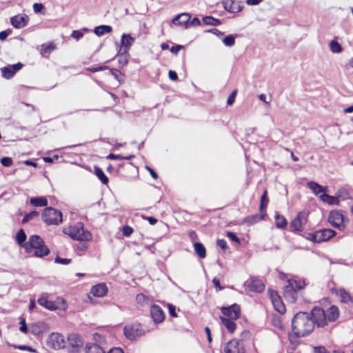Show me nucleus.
<instances>
[{"mask_svg":"<svg viewBox=\"0 0 353 353\" xmlns=\"http://www.w3.org/2000/svg\"><path fill=\"white\" fill-rule=\"evenodd\" d=\"M25 231L20 229L15 236L16 243L25 250V252L34 256L41 258L50 253V249L45 245L42 238L37 234L30 236L28 241Z\"/></svg>","mask_w":353,"mask_h":353,"instance_id":"nucleus-1","label":"nucleus"},{"mask_svg":"<svg viewBox=\"0 0 353 353\" xmlns=\"http://www.w3.org/2000/svg\"><path fill=\"white\" fill-rule=\"evenodd\" d=\"M314 322L309 312H299L292 320V330L296 337H304L314 330Z\"/></svg>","mask_w":353,"mask_h":353,"instance_id":"nucleus-2","label":"nucleus"},{"mask_svg":"<svg viewBox=\"0 0 353 353\" xmlns=\"http://www.w3.org/2000/svg\"><path fill=\"white\" fill-rule=\"evenodd\" d=\"M314 326L324 327L329 322H334L339 317V311L336 306L332 305L327 310L321 307H314L311 312Z\"/></svg>","mask_w":353,"mask_h":353,"instance_id":"nucleus-3","label":"nucleus"},{"mask_svg":"<svg viewBox=\"0 0 353 353\" xmlns=\"http://www.w3.org/2000/svg\"><path fill=\"white\" fill-rule=\"evenodd\" d=\"M65 234L74 240L79 241H88L92 239V234L85 230L83 223L78 222L64 230Z\"/></svg>","mask_w":353,"mask_h":353,"instance_id":"nucleus-4","label":"nucleus"},{"mask_svg":"<svg viewBox=\"0 0 353 353\" xmlns=\"http://www.w3.org/2000/svg\"><path fill=\"white\" fill-rule=\"evenodd\" d=\"M42 220L46 225H59L62 222L61 211L52 208H46L41 214Z\"/></svg>","mask_w":353,"mask_h":353,"instance_id":"nucleus-5","label":"nucleus"},{"mask_svg":"<svg viewBox=\"0 0 353 353\" xmlns=\"http://www.w3.org/2000/svg\"><path fill=\"white\" fill-rule=\"evenodd\" d=\"M308 213L305 211L299 212L296 216L291 221V231L294 233H299L303 231V226L307 221Z\"/></svg>","mask_w":353,"mask_h":353,"instance_id":"nucleus-6","label":"nucleus"},{"mask_svg":"<svg viewBox=\"0 0 353 353\" xmlns=\"http://www.w3.org/2000/svg\"><path fill=\"white\" fill-rule=\"evenodd\" d=\"M68 352L70 353H79L83 345L81 337L76 334H70L68 336Z\"/></svg>","mask_w":353,"mask_h":353,"instance_id":"nucleus-7","label":"nucleus"},{"mask_svg":"<svg viewBox=\"0 0 353 353\" xmlns=\"http://www.w3.org/2000/svg\"><path fill=\"white\" fill-rule=\"evenodd\" d=\"M328 221L332 226L339 230H343L345 228L344 216L339 211L330 212L328 216Z\"/></svg>","mask_w":353,"mask_h":353,"instance_id":"nucleus-8","label":"nucleus"},{"mask_svg":"<svg viewBox=\"0 0 353 353\" xmlns=\"http://www.w3.org/2000/svg\"><path fill=\"white\" fill-rule=\"evenodd\" d=\"M48 345L55 350H60L65 347V337L59 333H52L48 339Z\"/></svg>","mask_w":353,"mask_h":353,"instance_id":"nucleus-9","label":"nucleus"},{"mask_svg":"<svg viewBox=\"0 0 353 353\" xmlns=\"http://www.w3.org/2000/svg\"><path fill=\"white\" fill-rule=\"evenodd\" d=\"M123 331L125 336L130 340H134L144 333L141 324L138 323L125 326Z\"/></svg>","mask_w":353,"mask_h":353,"instance_id":"nucleus-10","label":"nucleus"},{"mask_svg":"<svg viewBox=\"0 0 353 353\" xmlns=\"http://www.w3.org/2000/svg\"><path fill=\"white\" fill-rule=\"evenodd\" d=\"M221 311L224 316L233 320L239 319L241 314L240 306L236 303H234L228 307L223 306L221 308Z\"/></svg>","mask_w":353,"mask_h":353,"instance_id":"nucleus-11","label":"nucleus"},{"mask_svg":"<svg viewBox=\"0 0 353 353\" xmlns=\"http://www.w3.org/2000/svg\"><path fill=\"white\" fill-rule=\"evenodd\" d=\"M336 232L332 229H321L316 231L315 243H322L328 241L336 235Z\"/></svg>","mask_w":353,"mask_h":353,"instance_id":"nucleus-12","label":"nucleus"},{"mask_svg":"<svg viewBox=\"0 0 353 353\" xmlns=\"http://www.w3.org/2000/svg\"><path fill=\"white\" fill-rule=\"evenodd\" d=\"M224 352L225 353H245V350L239 341L233 339L226 343Z\"/></svg>","mask_w":353,"mask_h":353,"instance_id":"nucleus-13","label":"nucleus"},{"mask_svg":"<svg viewBox=\"0 0 353 353\" xmlns=\"http://www.w3.org/2000/svg\"><path fill=\"white\" fill-rule=\"evenodd\" d=\"M29 21V17L27 14H17L10 18V23L17 29L26 27Z\"/></svg>","mask_w":353,"mask_h":353,"instance_id":"nucleus-14","label":"nucleus"},{"mask_svg":"<svg viewBox=\"0 0 353 353\" xmlns=\"http://www.w3.org/2000/svg\"><path fill=\"white\" fill-rule=\"evenodd\" d=\"M150 315L155 323H160L165 319V314L160 306L152 305L150 307Z\"/></svg>","mask_w":353,"mask_h":353,"instance_id":"nucleus-15","label":"nucleus"},{"mask_svg":"<svg viewBox=\"0 0 353 353\" xmlns=\"http://www.w3.org/2000/svg\"><path fill=\"white\" fill-rule=\"evenodd\" d=\"M135 39L129 34H123L121 37V46L119 52H128L134 42Z\"/></svg>","mask_w":353,"mask_h":353,"instance_id":"nucleus-16","label":"nucleus"},{"mask_svg":"<svg viewBox=\"0 0 353 353\" xmlns=\"http://www.w3.org/2000/svg\"><path fill=\"white\" fill-rule=\"evenodd\" d=\"M270 296L275 310L280 314H283L285 312V307L277 292L275 291L271 292Z\"/></svg>","mask_w":353,"mask_h":353,"instance_id":"nucleus-17","label":"nucleus"},{"mask_svg":"<svg viewBox=\"0 0 353 353\" xmlns=\"http://www.w3.org/2000/svg\"><path fill=\"white\" fill-rule=\"evenodd\" d=\"M283 295L290 303H295L297 299V292L288 283L283 288Z\"/></svg>","mask_w":353,"mask_h":353,"instance_id":"nucleus-18","label":"nucleus"},{"mask_svg":"<svg viewBox=\"0 0 353 353\" xmlns=\"http://www.w3.org/2000/svg\"><path fill=\"white\" fill-rule=\"evenodd\" d=\"M223 8L225 10L236 13L242 10V7L239 6V2L234 0H225L223 1Z\"/></svg>","mask_w":353,"mask_h":353,"instance_id":"nucleus-19","label":"nucleus"},{"mask_svg":"<svg viewBox=\"0 0 353 353\" xmlns=\"http://www.w3.org/2000/svg\"><path fill=\"white\" fill-rule=\"evenodd\" d=\"M190 15L188 13H181L178 14L172 19V23L176 26H184L185 28L188 27V23L190 20Z\"/></svg>","mask_w":353,"mask_h":353,"instance_id":"nucleus-20","label":"nucleus"},{"mask_svg":"<svg viewBox=\"0 0 353 353\" xmlns=\"http://www.w3.org/2000/svg\"><path fill=\"white\" fill-rule=\"evenodd\" d=\"M108 292V288L105 283H99L94 285L91 289V293L97 297H103Z\"/></svg>","mask_w":353,"mask_h":353,"instance_id":"nucleus-21","label":"nucleus"},{"mask_svg":"<svg viewBox=\"0 0 353 353\" xmlns=\"http://www.w3.org/2000/svg\"><path fill=\"white\" fill-rule=\"evenodd\" d=\"M249 288L251 291L255 292H261L263 291L265 286L262 281L257 278H252L250 284L248 285Z\"/></svg>","mask_w":353,"mask_h":353,"instance_id":"nucleus-22","label":"nucleus"},{"mask_svg":"<svg viewBox=\"0 0 353 353\" xmlns=\"http://www.w3.org/2000/svg\"><path fill=\"white\" fill-rule=\"evenodd\" d=\"M37 302L41 306L51 311L56 310L59 308L55 302L48 300L46 296H41L38 299Z\"/></svg>","mask_w":353,"mask_h":353,"instance_id":"nucleus-23","label":"nucleus"},{"mask_svg":"<svg viewBox=\"0 0 353 353\" xmlns=\"http://www.w3.org/2000/svg\"><path fill=\"white\" fill-rule=\"evenodd\" d=\"M266 214H256L254 215L248 216L243 219V223H246L248 225H254L256 223L263 220L265 219Z\"/></svg>","mask_w":353,"mask_h":353,"instance_id":"nucleus-24","label":"nucleus"},{"mask_svg":"<svg viewBox=\"0 0 353 353\" xmlns=\"http://www.w3.org/2000/svg\"><path fill=\"white\" fill-rule=\"evenodd\" d=\"M220 321L230 333H233L235 331L236 325L234 321V320L224 316H220Z\"/></svg>","mask_w":353,"mask_h":353,"instance_id":"nucleus-25","label":"nucleus"},{"mask_svg":"<svg viewBox=\"0 0 353 353\" xmlns=\"http://www.w3.org/2000/svg\"><path fill=\"white\" fill-rule=\"evenodd\" d=\"M307 185L316 195L321 193L323 194L326 191V188L323 187L322 185H319V183L314 181L308 182Z\"/></svg>","mask_w":353,"mask_h":353,"instance_id":"nucleus-26","label":"nucleus"},{"mask_svg":"<svg viewBox=\"0 0 353 353\" xmlns=\"http://www.w3.org/2000/svg\"><path fill=\"white\" fill-rule=\"evenodd\" d=\"M30 203L34 207H44L48 205V200L44 196L32 197Z\"/></svg>","mask_w":353,"mask_h":353,"instance_id":"nucleus-27","label":"nucleus"},{"mask_svg":"<svg viewBox=\"0 0 353 353\" xmlns=\"http://www.w3.org/2000/svg\"><path fill=\"white\" fill-rule=\"evenodd\" d=\"M112 31V28L110 26H108V25H101V26H97L94 30L95 34L97 35L98 37H101L105 33H110Z\"/></svg>","mask_w":353,"mask_h":353,"instance_id":"nucleus-28","label":"nucleus"},{"mask_svg":"<svg viewBox=\"0 0 353 353\" xmlns=\"http://www.w3.org/2000/svg\"><path fill=\"white\" fill-rule=\"evenodd\" d=\"M85 353H105L104 350L96 343H88L85 346Z\"/></svg>","mask_w":353,"mask_h":353,"instance_id":"nucleus-29","label":"nucleus"},{"mask_svg":"<svg viewBox=\"0 0 353 353\" xmlns=\"http://www.w3.org/2000/svg\"><path fill=\"white\" fill-rule=\"evenodd\" d=\"M275 225L277 228L285 229L287 227L288 221L286 219L279 214L275 215Z\"/></svg>","mask_w":353,"mask_h":353,"instance_id":"nucleus-30","label":"nucleus"},{"mask_svg":"<svg viewBox=\"0 0 353 353\" xmlns=\"http://www.w3.org/2000/svg\"><path fill=\"white\" fill-rule=\"evenodd\" d=\"M194 251L196 254L201 258L204 259L206 256V250L204 245L200 242H196L194 244Z\"/></svg>","mask_w":353,"mask_h":353,"instance_id":"nucleus-31","label":"nucleus"},{"mask_svg":"<svg viewBox=\"0 0 353 353\" xmlns=\"http://www.w3.org/2000/svg\"><path fill=\"white\" fill-rule=\"evenodd\" d=\"M94 174L103 184L106 185L108 183V178L104 174L103 171L98 166H94Z\"/></svg>","mask_w":353,"mask_h":353,"instance_id":"nucleus-32","label":"nucleus"},{"mask_svg":"<svg viewBox=\"0 0 353 353\" xmlns=\"http://www.w3.org/2000/svg\"><path fill=\"white\" fill-rule=\"evenodd\" d=\"M288 283L290 285H292V287H293V288L297 291V290H301V289H303V288L305 287V283L303 280H296V279H289L288 281Z\"/></svg>","mask_w":353,"mask_h":353,"instance_id":"nucleus-33","label":"nucleus"},{"mask_svg":"<svg viewBox=\"0 0 353 353\" xmlns=\"http://www.w3.org/2000/svg\"><path fill=\"white\" fill-rule=\"evenodd\" d=\"M203 21L205 25L216 26L221 24V20L212 16H206L203 18Z\"/></svg>","mask_w":353,"mask_h":353,"instance_id":"nucleus-34","label":"nucleus"},{"mask_svg":"<svg viewBox=\"0 0 353 353\" xmlns=\"http://www.w3.org/2000/svg\"><path fill=\"white\" fill-rule=\"evenodd\" d=\"M120 54H119V63L121 66L125 65L129 61L130 54L128 52H119Z\"/></svg>","mask_w":353,"mask_h":353,"instance_id":"nucleus-35","label":"nucleus"},{"mask_svg":"<svg viewBox=\"0 0 353 353\" xmlns=\"http://www.w3.org/2000/svg\"><path fill=\"white\" fill-rule=\"evenodd\" d=\"M321 199L330 205H334L337 202V199L335 196H330L326 193H323L320 196Z\"/></svg>","mask_w":353,"mask_h":353,"instance_id":"nucleus-36","label":"nucleus"},{"mask_svg":"<svg viewBox=\"0 0 353 353\" xmlns=\"http://www.w3.org/2000/svg\"><path fill=\"white\" fill-rule=\"evenodd\" d=\"M39 215V212L36 210H33L28 214H26L22 219V223L25 224L30 221V220L34 219L36 217H38Z\"/></svg>","mask_w":353,"mask_h":353,"instance_id":"nucleus-37","label":"nucleus"},{"mask_svg":"<svg viewBox=\"0 0 353 353\" xmlns=\"http://www.w3.org/2000/svg\"><path fill=\"white\" fill-rule=\"evenodd\" d=\"M1 73L2 76L7 79L12 78L15 74L10 65L2 68Z\"/></svg>","mask_w":353,"mask_h":353,"instance_id":"nucleus-38","label":"nucleus"},{"mask_svg":"<svg viewBox=\"0 0 353 353\" xmlns=\"http://www.w3.org/2000/svg\"><path fill=\"white\" fill-rule=\"evenodd\" d=\"M268 203V192L266 190H265L261 197V203H260V207H259V210L261 212H263V210L267 208Z\"/></svg>","mask_w":353,"mask_h":353,"instance_id":"nucleus-39","label":"nucleus"},{"mask_svg":"<svg viewBox=\"0 0 353 353\" xmlns=\"http://www.w3.org/2000/svg\"><path fill=\"white\" fill-rule=\"evenodd\" d=\"M330 48L331 51L334 53H339L342 50V48L340 43L334 40L331 41L330 43Z\"/></svg>","mask_w":353,"mask_h":353,"instance_id":"nucleus-40","label":"nucleus"},{"mask_svg":"<svg viewBox=\"0 0 353 353\" xmlns=\"http://www.w3.org/2000/svg\"><path fill=\"white\" fill-rule=\"evenodd\" d=\"M223 42L226 46H233L235 43V37L232 34L228 35L223 39Z\"/></svg>","mask_w":353,"mask_h":353,"instance_id":"nucleus-41","label":"nucleus"},{"mask_svg":"<svg viewBox=\"0 0 353 353\" xmlns=\"http://www.w3.org/2000/svg\"><path fill=\"white\" fill-rule=\"evenodd\" d=\"M136 300L138 303L143 305L148 301V297L143 293H140L137 295Z\"/></svg>","mask_w":353,"mask_h":353,"instance_id":"nucleus-42","label":"nucleus"},{"mask_svg":"<svg viewBox=\"0 0 353 353\" xmlns=\"http://www.w3.org/2000/svg\"><path fill=\"white\" fill-rule=\"evenodd\" d=\"M42 47V50H43V52L45 53H50L51 52L52 50H54L55 49V46L53 43H50L49 44H43L41 46Z\"/></svg>","mask_w":353,"mask_h":353,"instance_id":"nucleus-43","label":"nucleus"},{"mask_svg":"<svg viewBox=\"0 0 353 353\" xmlns=\"http://www.w3.org/2000/svg\"><path fill=\"white\" fill-rule=\"evenodd\" d=\"M109 69L108 66L107 65H101L98 67H90L88 68L86 70L91 72H97L99 71H103Z\"/></svg>","mask_w":353,"mask_h":353,"instance_id":"nucleus-44","label":"nucleus"},{"mask_svg":"<svg viewBox=\"0 0 353 353\" xmlns=\"http://www.w3.org/2000/svg\"><path fill=\"white\" fill-rule=\"evenodd\" d=\"M2 165L5 167H10L12 164V159L10 157H5L0 159Z\"/></svg>","mask_w":353,"mask_h":353,"instance_id":"nucleus-45","label":"nucleus"},{"mask_svg":"<svg viewBox=\"0 0 353 353\" xmlns=\"http://www.w3.org/2000/svg\"><path fill=\"white\" fill-rule=\"evenodd\" d=\"M122 232L125 236L128 237L132 234L133 229L130 226L126 225L122 228Z\"/></svg>","mask_w":353,"mask_h":353,"instance_id":"nucleus-46","label":"nucleus"},{"mask_svg":"<svg viewBox=\"0 0 353 353\" xmlns=\"http://www.w3.org/2000/svg\"><path fill=\"white\" fill-rule=\"evenodd\" d=\"M21 326L19 327V330L23 333H27L28 332V326L26 323V320L23 318H20L19 322Z\"/></svg>","mask_w":353,"mask_h":353,"instance_id":"nucleus-47","label":"nucleus"},{"mask_svg":"<svg viewBox=\"0 0 353 353\" xmlns=\"http://www.w3.org/2000/svg\"><path fill=\"white\" fill-rule=\"evenodd\" d=\"M54 262L57 263H61V264H63V265H67V264H69L71 262V259H70L61 258V257L57 256L55 258V259H54Z\"/></svg>","mask_w":353,"mask_h":353,"instance_id":"nucleus-48","label":"nucleus"},{"mask_svg":"<svg viewBox=\"0 0 353 353\" xmlns=\"http://www.w3.org/2000/svg\"><path fill=\"white\" fill-rule=\"evenodd\" d=\"M14 347L17 348V349H19L20 350L28 351L30 352H35V350L33 349L32 347L28 346V345H15Z\"/></svg>","mask_w":353,"mask_h":353,"instance_id":"nucleus-49","label":"nucleus"},{"mask_svg":"<svg viewBox=\"0 0 353 353\" xmlns=\"http://www.w3.org/2000/svg\"><path fill=\"white\" fill-rule=\"evenodd\" d=\"M226 235L231 241L236 242L239 244L240 243V240L239 237L234 232L228 231Z\"/></svg>","mask_w":353,"mask_h":353,"instance_id":"nucleus-50","label":"nucleus"},{"mask_svg":"<svg viewBox=\"0 0 353 353\" xmlns=\"http://www.w3.org/2000/svg\"><path fill=\"white\" fill-rule=\"evenodd\" d=\"M33 10L35 13L41 12L44 8V6L40 3H35L33 4Z\"/></svg>","mask_w":353,"mask_h":353,"instance_id":"nucleus-51","label":"nucleus"},{"mask_svg":"<svg viewBox=\"0 0 353 353\" xmlns=\"http://www.w3.org/2000/svg\"><path fill=\"white\" fill-rule=\"evenodd\" d=\"M236 93H237V90H235L232 91V92L228 97V98L227 99V103L229 105H231L233 104V103L234 101V99H235L236 95Z\"/></svg>","mask_w":353,"mask_h":353,"instance_id":"nucleus-52","label":"nucleus"},{"mask_svg":"<svg viewBox=\"0 0 353 353\" xmlns=\"http://www.w3.org/2000/svg\"><path fill=\"white\" fill-rule=\"evenodd\" d=\"M314 353H330L324 346H316L314 347Z\"/></svg>","mask_w":353,"mask_h":353,"instance_id":"nucleus-53","label":"nucleus"},{"mask_svg":"<svg viewBox=\"0 0 353 353\" xmlns=\"http://www.w3.org/2000/svg\"><path fill=\"white\" fill-rule=\"evenodd\" d=\"M83 34L80 30H73L71 34V37L77 41L79 40L81 37H83Z\"/></svg>","mask_w":353,"mask_h":353,"instance_id":"nucleus-54","label":"nucleus"},{"mask_svg":"<svg viewBox=\"0 0 353 353\" xmlns=\"http://www.w3.org/2000/svg\"><path fill=\"white\" fill-rule=\"evenodd\" d=\"M12 32V30L8 29L6 30H3L0 32V40L4 41L8 37V35Z\"/></svg>","mask_w":353,"mask_h":353,"instance_id":"nucleus-55","label":"nucleus"},{"mask_svg":"<svg viewBox=\"0 0 353 353\" xmlns=\"http://www.w3.org/2000/svg\"><path fill=\"white\" fill-rule=\"evenodd\" d=\"M216 245L222 250L228 248V244L225 239H218L216 241Z\"/></svg>","mask_w":353,"mask_h":353,"instance_id":"nucleus-56","label":"nucleus"},{"mask_svg":"<svg viewBox=\"0 0 353 353\" xmlns=\"http://www.w3.org/2000/svg\"><path fill=\"white\" fill-rule=\"evenodd\" d=\"M88 243H85V241H83V243H79L77 245V249L80 251H85L88 250Z\"/></svg>","mask_w":353,"mask_h":353,"instance_id":"nucleus-57","label":"nucleus"},{"mask_svg":"<svg viewBox=\"0 0 353 353\" xmlns=\"http://www.w3.org/2000/svg\"><path fill=\"white\" fill-rule=\"evenodd\" d=\"M169 314L172 317H176V307L173 305H168Z\"/></svg>","mask_w":353,"mask_h":353,"instance_id":"nucleus-58","label":"nucleus"},{"mask_svg":"<svg viewBox=\"0 0 353 353\" xmlns=\"http://www.w3.org/2000/svg\"><path fill=\"white\" fill-rule=\"evenodd\" d=\"M107 159H112V160H122L123 159V157L119 155V154H114L112 153H110L107 156Z\"/></svg>","mask_w":353,"mask_h":353,"instance_id":"nucleus-59","label":"nucleus"},{"mask_svg":"<svg viewBox=\"0 0 353 353\" xmlns=\"http://www.w3.org/2000/svg\"><path fill=\"white\" fill-rule=\"evenodd\" d=\"M340 295L345 301H347L350 298L349 294L344 289L340 290Z\"/></svg>","mask_w":353,"mask_h":353,"instance_id":"nucleus-60","label":"nucleus"},{"mask_svg":"<svg viewBox=\"0 0 353 353\" xmlns=\"http://www.w3.org/2000/svg\"><path fill=\"white\" fill-rule=\"evenodd\" d=\"M10 67L12 68V71L15 74L17 71H19V70H21L22 68L23 64L21 63L20 62H19L17 63L10 65Z\"/></svg>","mask_w":353,"mask_h":353,"instance_id":"nucleus-61","label":"nucleus"},{"mask_svg":"<svg viewBox=\"0 0 353 353\" xmlns=\"http://www.w3.org/2000/svg\"><path fill=\"white\" fill-rule=\"evenodd\" d=\"M168 77L172 81H176L178 79L177 73L174 70L169 71Z\"/></svg>","mask_w":353,"mask_h":353,"instance_id":"nucleus-62","label":"nucleus"},{"mask_svg":"<svg viewBox=\"0 0 353 353\" xmlns=\"http://www.w3.org/2000/svg\"><path fill=\"white\" fill-rule=\"evenodd\" d=\"M145 169L150 172L151 176L154 179H157L158 178V174H157V172L153 169H152L150 167L146 165Z\"/></svg>","mask_w":353,"mask_h":353,"instance_id":"nucleus-63","label":"nucleus"},{"mask_svg":"<svg viewBox=\"0 0 353 353\" xmlns=\"http://www.w3.org/2000/svg\"><path fill=\"white\" fill-rule=\"evenodd\" d=\"M208 32H211V33H212V34H215V35L218 36L219 37H220L223 36V34H224L223 32H221V31L219 30H218V29H216V28H212V29H210V30H208Z\"/></svg>","mask_w":353,"mask_h":353,"instance_id":"nucleus-64","label":"nucleus"}]
</instances>
